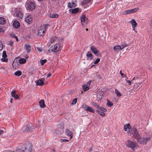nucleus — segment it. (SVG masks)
<instances>
[{"label": "nucleus", "mask_w": 152, "mask_h": 152, "mask_svg": "<svg viewBox=\"0 0 152 152\" xmlns=\"http://www.w3.org/2000/svg\"><path fill=\"white\" fill-rule=\"evenodd\" d=\"M12 13L13 15L18 19H21L23 16V14L20 10L17 8H13Z\"/></svg>", "instance_id": "nucleus-1"}, {"label": "nucleus", "mask_w": 152, "mask_h": 152, "mask_svg": "<svg viewBox=\"0 0 152 152\" xmlns=\"http://www.w3.org/2000/svg\"><path fill=\"white\" fill-rule=\"evenodd\" d=\"M126 146L131 148L132 150H135L138 148V145L136 142H133L131 140H129L126 144Z\"/></svg>", "instance_id": "nucleus-2"}, {"label": "nucleus", "mask_w": 152, "mask_h": 152, "mask_svg": "<svg viewBox=\"0 0 152 152\" xmlns=\"http://www.w3.org/2000/svg\"><path fill=\"white\" fill-rule=\"evenodd\" d=\"M25 7L27 10H32L35 8V4L32 0H28L26 4Z\"/></svg>", "instance_id": "nucleus-3"}, {"label": "nucleus", "mask_w": 152, "mask_h": 152, "mask_svg": "<svg viewBox=\"0 0 152 152\" xmlns=\"http://www.w3.org/2000/svg\"><path fill=\"white\" fill-rule=\"evenodd\" d=\"M31 147V145L28 144L22 147L21 149H19V152H31L32 151Z\"/></svg>", "instance_id": "nucleus-4"}, {"label": "nucleus", "mask_w": 152, "mask_h": 152, "mask_svg": "<svg viewBox=\"0 0 152 152\" xmlns=\"http://www.w3.org/2000/svg\"><path fill=\"white\" fill-rule=\"evenodd\" d=\"M49 26V25L47 24L41 27L38 30V34L40 36H42Z\"/></svg>", "instance_id": "nucleus-5"}, {"label": "nucleus", "mask_w": 152, "mask_h": 152, "mask_svg": "<svg viewBox=\"0 0 152 152\" xmlns=\"http://www.w3.org/2000/svg\"><path fill=\"white\" fill-rule=\"evenodd\" d=\"M130 132L133 135L134 138L137 140V141L139 140L140 138V136L136 129L133 128Z\"/></svg>", "instance_id": "nucleus-6"}, {"label": "nucleus", "mask_w": 152, "mask_h": 152, "mask_svg": "<svg viewBox=\"0 0 152 152\" xmlns=\"http://www.w3.org/2000/svg\"><path fill=\"white\" fill-rule=\"evenodd\" d=\"M150 139L151 137H147L144 136L142 138H140L139 140H137V142L140 144L145 145Z\"/></svg>", "instance_id": "nucleus-7"}, {"label": "nucleus", "mask_w": 152, "mask_h": 152, "mask_svg": "<svg viewBox=\"0 0 152 152\" xmlns=\"http://www.w3.org/2000/svg\"><path fill=\"white\" fill-rule=\"evenodd\" d=\"M61 45L59 43H57L51 47V50L53 52H56L60 50L61 49Z\"/></svg>", "instance_id": "nucleus-8"}, {"label": "nucleus", "mask_w": 152, "mask_h": 152, "mask_svg": "<svg viewBox=\"0 0 152 152\" xmlns=\"http://www.w3.org/2000/svg\"><path fill=\"white\" fill-rule=\"evenodd\" d=\"M138 10L139 8H136L128 10L124 12L122 14L124 15H126L131 13H134L137 11Z\"/></svg>", "instance_id": "nucleus-9"}, {"label": "nucleus", "mask_w": 152, "mask_h": 152, "mask_svg": "<svg viewBox=\"0 0 152 152\" xmlns=\"http://www.w3.org/2000/svg\"><path fill=\"white\" fill-rule=\"evenodd\" d=\"M82 25L83 26H86L88 22L87 18L85 16H83L81 18Z\"/></svg>", "instance_id": "nucleus-10"}, {"label": "nucleus", "mask_w": 152, "mask_h": 152, "mask_svg": "<svg viewBox=\"0 0 152 152\" xmlns=\"http://www.w3.org/2000/svg\"><path fill=\"white\" fill-rule=\"evenodd\" d=\"M104 94V93L102 91H98L96 94L97 100L98 101L101 100Z\"/></svg>", "instance_id": "nucleus-11"}, {"label": "nucleus", "mask_w": 152, "mask_h": 152, "mask_svg": "<svg viewBox=\"0 0 152 152\" xmlns=\"http://www.w3.org/2000/svg\"><path fill=\"white\" fill-rule=\"evenodd\" d=\"M91 82V81H88L83 86V89L84 91H86L89 89V87L90 85Z\"/></svg>", "instance_id": "nucleus-12"}, {"label": "nucleus", "mask_w": 152, "mask_h": 152, "mask_svg": "<svg viewBox=\"0 0 152 152\" xmlns=\"http://www.w3.org/2000/svg\"><path fill=\"white\" fill-rule=\"evenodd\" d=\"M33 20V18L31 15H28L26 17L25 21L28 24L31 23Z\"/></svg>", "instance_id": "nucleus-13"}, {"label": "nucleus", "mask_w": 152, "mask_h": 152, "mask_svg": "<svg viewBox=\"0 0 152 152\" xmlns=\"http://www.w3.org/2000/svg\"><path fill=\"white\" fill-rule=\"evenodd\" d=\"M83 108L86 111L93 113H94V110L92 108L86 105H85L84 106Z\"/></svg>", "instance_id": "nucleus-14"}, {"label": "nucleus", "mask_w": 152, "mask_h": 152, "mask_svg": "<svg viewBox=\"0 0 152 152\" xmlns=\"http://www.w3.org/2000/svg\"><path fill=\"white\" fill-rule=\"evenodd\" d=\"M86 57L87 60L90 61L93 58V56L90 51L88 52L86 54Z\"/></svg>", "instance_id": "nucleus-15"}, {"label": "nucleus", "mask_w": 152, "mask_h": 152, "mask_svg": "<svg viewBox=\"0 0 152 152\" xmlns=\"http://www.w3.org/2000/svg\"><path fill=\"white\" fill-rule=\"evenodd\" d=\"M13 26L15 28H18L20 27V24L18 20H16L13 21Z\"/></svg>", "instance_id": "nucleus-16"}, {"label": "nucleus", "mask_w": 152, "mask_h": 152, "mask_svg": "<svg viewBox=\"0 0 152 152\" xmlns=\"http://www.w3.org/2000/svg\"><path fill=\"white\" fill-rule=\"evenodd\" d=\"M91 50L96 55H97L99 53V51L94 46H92L90 48Z\"/></svg>", "instance_id": "nucleus-17"}, {"label": "nucleus", "mask_w": 152, "mask_h": 152, "mask_svg": "<svg viewBox=\"0 0 152 152\" xmlns=\"http://www.w3.org/2000/svg\"><path fill=\"white\" fill-rule=\"evenodd\" d=\"M113 50L115 52H118L120 50H123L121 45H118L113 47Z\"/></svg>", "instance_id": "nucleus-18"}, {"label": "nucleus", "mask_w": 152, "mask_h": 152, "mask_svg": "<svg viewBox=\"0 0 152 152\" xmlns=\"http://www.w3.org/2000/svg\"><path fill=\"white\" fill-rule=\"evenodd\" d=\"M65 132L67 136L70 137L69 140H71L73 136L72 132L70 131V130L68 129H66L65 130Z\"/></svg>", "instance_id": "nucleus-19"}, {"label": "nucleus", "mask_w": 152, "mask_h": 152, "mask_svg": "<svg viewBox=\"0 0 152 152\" xmlns=\"http://www.w3.org/2000/svg\"><path fill=\"white\" fill-rule=\"evenodd\" d=\"M2 58L1 59L2 61L3 62H7L8 60L6 58L7 55H6V52L5 51H4L2 53Z\"/></svg>", "instance_id": "nucleus-20"}, {"label": "nucleus", "mask_w": 152, "mask_h": 152, "mask_svg": "<svg viewBox=\"0 0 152 152\" xmlns=\"http://www.w3.org/2000/svg\"><path fill=\"white\" fill-rule=\"evenodd\" d=\"M130 22L132 25V27L134 31H135V27H136L137 23L134 20H132L130 21Z\"/></svg>", "instance_id": "nucleus-21"}, {"label": "nucleus", "mask_w": 152, "mask_h": 152, "mask_svg": "<svg viewBox=\"0 0 152 152\" xmlns=\"http://www.w3.org/2000/svg\"><path fill=\"white\" fill-rule=\"evenodd\" d=\"M16 91L13 90L11 91V95L14 97L15 99H18L19 98V96L18 95L16 94Z\"/></svg>", "instance_id": "nucleus-22"}, {"label": "nucleus", "mask_w": 152, "mask_h": 152, "mask_svg": "<svg viewBox=\"0 0 152 152\" xmlns=\"http://www.w3.org/2000/svg\"><path fill=\"white\" fill-rule=\"evenodd\" d=\"M137 79V78L134 77L132 79V81H130L127 80L128 78L126 76H125V79L126 80V83L128 84V85H131L132 84V82L133 80H136V79Z\"/></svg>", "instance_id": "nucleus-23"}, {"label": "nucleus", "mask_w": 152, "mask_h": 152, "mask_svg": "<svg viewBox=\"0 0 152 152\" xmlns=\"http://www.w3.org/2000/svg\"><path fill=\"white\" fill-rule=\"evenodd\" d=\"M25 49L26 50L28 53H29L31 50V46L28 44H26L25 45Z\"/></svg>", "instance_id": "nucleus-24"}, {"label": "nucleus", "mask_w": 152, "mask_h": 152, "mask_svg": "<svg viewBox=\"0 0 152 152\" xmlns=\"http://www.w3.org/2000/svg\"><path fill=\"white\" fill-rule=\"evenodd\" d=\"M76 4L73 2L69 3L67 4V6L69 8L74 7L76 6Z\"/></svg>", "instance_id": "nucleus-25"}, {"label": "nucleus", "mask_w": 152, "mask_h": 152, "mask_svg": "<svg viewBox=\"0 0 152 152\" xmlns=\"http://www.w3.org/2000/svg\"><path fill=\"white\" fill-rule=\"evenodd\" d=\"M39 104L41 107L44 108L45 107V102L43 99H42L39 101Z\"/></svg>", "instance_id": "nucleus-26"}, {"label": "nucleus", "mask_w": 152, "mask_h": 152, "mask_svg": "<svg viewBox=\"0 0 152 152\" xmlns=\"http://www.w3.org/2000/svg\"><path fill=\"white\" fill-rule=\"evenodd\" d=\"M18 62L20 64H24L26 62V60L24 58H18Z\"/></svg>", "instance_id": "nucleus-27"}, {"label": "nucleus", "mask_w": 152, "mask_h": 152, "mask_svg": "<svg viewBox=\"0 0 152 152\" xmlns=\"http://www.w3.org/2000/svg\"><path fill=\"white\" fill-rule=\"evenodd\" d=\"M58 16V15L57 13H52L49 15V17L50 18H56Z\"/></svg>", "instance_id": "nucleus-28"}, {"label": "nucleus", "mask_w": 152, "mask_h": 152, "mask_svg": "<svg viewBox=\"0 0 152 152\" xmlns=\"http://www.w3.org/2000/svg\"><path fill=\"white\" fill-rule=\"evenodd\" d=\"M131 126L129 124H128L127 125H125L124 126V129L125 131H128L130 132L129 130Z\"/></svg>", "instance_id": "nucleus-29"}, {"label": "nucleus", "mask_w": 152, "mask_h": 152, "mask_svg": "<svg viewBox=\"0 0 152 152\" xmlns=\"http://www.w3.org/2000/svg\"><path fill=\"white\" fill-rule=\"evenodd\" d=\"M36 83L37 85L39 86H42L44 84L43 81L41 79H39L37 81H36Z\"/></svg>", "instance_id": "nucleus-30"}, {"label": "nucleus", "mask_w": 152, "mask_h": 152, "mask_svg": "<svg viewBox=\"0 0 152 152\" xmlns=\"http://www.w3.org/2000/svg\"><path fill=\"white\" fill-rule=\"evenodd\" d=\"M6 20L3 17H0V24H4L5 23Z\"/></svg>", "instance_id": "nucleus-31"}, {"label": "nucleus", "mask_w": 152, "mask_h": 152, "mask_svg": "<svg viewBox=\"0 0 152 152\" xmlns=\"http://www.w3.org/2000/svg\"><path fill=\"white\" fill-rule=\"evenodd\" d=\"M29 125H27V126H25L24 128V130L25 132H27L30 131H32V130H31L29 129Z\"/></svg>", "instance_id": "nucleus-32"}, {"label": "nucleus", "mask_w": 152, "mask_h": 152, "mask_svg": "<svg viewBox=\"0 0 152 152\" xmlns=\"http://www.w3.org/2000/svg\"><path fill=\"white\" fill-rule=\"evenodd\" d=\"M14 74L15 76H19L21 75L22 72L18 70L15 72Z\"/></svg>", "instance_id": "nucleus-33"}, {"label": "nucleus", "mask_w": 152, "mask_h": 152, "mask_svg": "<svg viewBox=\"0 0 152 152\" xmlns=\"http://www.w3.org/2000/svg\"><path fill=\"white\" fill-rule=\"evenodd\" d=\"M71 10L72 12L73 13H75L78 11V8H75L73 9H72L69 10V11Z\"/></svg>", "instance_id": "nucleus-34"}, {"label": "nucleus", "mask_w": 152, "mask_h": 152, "mask_svg": "<svg viewBox=\"0 0 152 152\" xmlns=\"http://www.w3.org/2000/svg\"><path fill=\"white\" fill-rule=\"evenodd\" d=\"M115 92L117 96L119 97L121 96V94L118 90L115 89Z\"/></svg>", "instance_id": "nucleus-35"}, {"label": "nucleus", "mask_w": 152, "mask_h": 152, "mask_svg": "<svg viewBox=\"0 0 152 152\" xmlns=\"http://www.w3.org/2000/svg\"><path fill=\"white\" fill-rule=\"evenodd\" d=\"M97 111L98 113L101 116H105V114L104 112L99 110H97Z\"/></svg>", "instance_id": "nucleus-36"}, {"label": "nucleus", "mask_w": 152, "mask_h": 152, "mask_svg": "<svg viewBox=\"0 0 152 152\" xmlns=\"http://www.w3.org/2000/svg\"><path fill=\"white\" fill-rule=\"evenodd\" d=\"M107 106L110 107L113 105V104L112 102H111L108 100L107 103Z\"/></svg>", "instance_id": "nucleus-37"}, {"label": "nucleus", "mask_w": 152, "mask_h": 152, "mask_svg": "<svg viewBox=\"0 0 152 152\" xmlns=\"http://www.w3.org/2000/svg\"><path fill=\"white\" fill-rule=\"evenodd\" d=\"M18 65L17 62L14 61L12 64V66L14 68H16Z\"/></svg>", "instance_id": "nucleus-38"}, {"label": "nucleus", "mask_w": 152, "mask_h": 152, "mask_svg": "<svg viewBox=\"0 0 152 152\" xmlns=\"http://www.w3.org/2000/svg\"><path fill=\"white\" fill-rule=\"evenodd\" d=\"M46 59L41 60L40 61L41 64L42 65H43L46 62Z\"/></svg>", "instance_id": "nucleus-39"}, {"label": "nucleus", "mask_w": 152, "mask_h": 152, "mask_svg": "<svg viewBox=\"0 0 152 152\" xmlns=\"http://www.w3.org/2000/svg\"><path fill=\"white\" fill-rule=\"evenodd\" d=\"M99 109L101 110V111H102L103 112H106L107 111V110L106 109H105L104 108H103L102 107H99Z\"/></svg>", "instance_id": "nucleus-40"}, {"label": "nucleus", "mask_w": 152, "mask_h": 152, "mask_svg": "<svg viewBox=\"0 0 152 152\" xmlns=\"http://www.w3.org/2000/svg\"><path fill=\"white\" fill-rule=\"evenodd\" d=\"M91 0H84L83 3L84 4H86L90 2Z\"/></svg>", "instance_id": "nucleus-41"}, {"label": "nucleus", "mask_w": 152, "mask_h": 152, "mask_svg": "<svg viewBox=\"0 0 152 152\" xmlns=\"http://www.w3.org/2000/svg\"><path fill=\"white\" fill-rule=\"evenodd\" d=\"M128 44L126 43H125L124 44H122L121 45L122 48L124 49L125 47L128 46Z\"/></svg>", "instance_id": "nucleus-42"}, {"label": "nucleus", "mask_w": 152, "mask_h": 152, "mask_svg": "<svg viewBox=\"0 0 152 152\" xmlns=\"http://www.w3.org/2000/svg\"><path fill=\"white\" fill-rule=\"evenodd\" d=\"M77 98H75V99L73 100L72 103V104L74 105L77 102Z\"/></svg>", "instance_id": "nucleus-43"}, {"label": "nucleus", "mask_w": 152, "mask_h": 152, "mask_svg": "<svg viewBox=\"0 0 152 152\" xmlns=\"http://www.w3.org/2000/svg\"><path fill=\"white\" fill-rule=\"evenodd\" d=\"M143 82L144 80H142L141 82L136 83V85H137V87H140V86H141V84Z\"/></svg>", "instance_id": "nucleus-44"}, {"label": "nucleus", "mask_w": 152, "mask_h": 152, "mask_svg": "<svg viewBox=\"0 0 152 152\" xmlns=\"http://www.w3.org/2000/svg\"><path fill=\"white\" fill-rule=\"evenodd\" d=\"M3 45L2 42L0 41V51H1L3 49Z\"/></svg>", "instance_id": "nucleus-45"}, {"label": "nucleus", "mask_w": 152, "mask_h": 152, "mask_svg": "<svg viewBox=\"0 0 152 152\" xmlns=\"http://www.w3.org/2000/svg\"><path fill=\"white\" fill-rule=\"evenodd\" d=\"M100 61V59L97 58L96 60L94 62V64H97Z\"/></svg>", "instance_id": "nucleus-46"}, {"label": "nucleus", "mask_w": 152, "mask_h": 152, "mask_svg": "<svg viewBox=\"0 0 152 152\" xmlns=\"http://www.w3.org/2000/svg\"><path fill=\"white\" fill-rule=\"evenodd\" d=\"M13 43L12 41H10L9 42V45H10V46H12L13 45Z\"/></svg>", "instance_id": "nucleus-47"}, {"label": "nucleus", "mask_w": 152, "mask_h": 152, "mask_svg": "<svg viewBox=\"0 0 152 152\" xmlns=\"http://www.w3.org/2000/svg\"><path fill=\"white\" fill-rule=\"evenodd\" d=\"M5 31L4 29L0 28V32H3Z\"/></svg>", "instance_id": "nucleus-48"}, {"label": "nucleus", "mask_w": 152, "mask_h": 152, "mask_svg": "<svg viewBox=\"0 0 152 152\" xmlns=\"http://www.w3.org/2000/svg\"><path fill=\"white\" fill-rule=\"evenodd\" d=\"M61 140L62 142H68L69 141V140L66 139H61Z\"/></svg>", "instance_id": "nucleus-49"}, {"label": "nucleus", "mask_w": 152, "mask_h": 152, "mask_svg": "<svg viewBox=\"0 0 152 152\" xmlns=\"http://www.w3.org/2000/svg\"><path fill=\"white\" fill-rule=\"evenodd\" d=\"M37 50L39 52H41L42 51V49L39 47H37Z\"/></svg>", "instance_id": "nucleus-50"}, {"label": "nucleus", "mask_w": 152, "mask_h": 152, "mask_svg": "<svg viewBox=\"0 0 152 152\" xmlns=\"http://www.w3.org/2000/svg\"><path fill=\"white\" fill-rule=\"evenodd\" d=\"M13 37L15 38L16 40L18 42V39L17 37L15 35H13Z\"/></svg>", "instance_id": "nucleus-51"}, {"label": "nucleus", "mask_w": 152, "mask_h": 152, "mask_svg": "<svg viewBox=\"0 0 152 152\" xmlns=\"http://www.w3.org/2000/svg\"><path fill=\"white\" fill-rule=\"evenodd\" d=\"M56 39V37H54L53 38V39H51V41L52 42H54V41L55 39Z\"/></svg>", "instance_id": "nucleus-52"}, {"label": "nucleus", "mask_w": 152, "mask_h": 152, "mask_svg": "<svg viewBox=\"0 0 152 152\" xmlns=\"http://www.w3.org/2000/svg\"><path fill=\"white\" fill-rule=\"evenodd\" d=\"M93 105L94 106H95L96 107L99 108V106L97 104H96L95 103H94L93 104Z\"/></svg>", "instance_id": "nucleus-53"}, {"label": "nucleus", "mask_w": 152, "mask_h": 152, "mask_svg": "<svg viewBox=\"0 0 152 152\" xmlns=\"http://www.w3.org/2000/svg\"><path fill=\"white\" fill-rule=\"evenodd\" d=\"M121 75L122 76V78L124 77L125 78V76H126L124 74H123L122 73H121Z\"/></svg>", "instance_id": "nucleus-54"}, {"label": "nucleus", "mask_w": 152, "mask_h": 152, "mask_svg": "<svg viewBox=\"0 0 152 152\" xmlns=\"http://www.w3.org/2000/svg\"><path fill=\"white\" fill-rule=\"evenodd\" d=\"M51 74L50 73H49L47 76V77H49L50 76Z\"/></svg>", "instance_id": "nucleus-55"}, {"label": "nucleus", "mask_w": 152, "mask_h": 152, "mask_svg": "<svg viewBox=\"0 0 152 152\" xmlns=\"http://www.w3.org/2000/svg\"><path fill=\"white\" fill-rule=\"evenodd\" d=\"M3 131L1 130H0V134H2L3 133Z\"/></svg>", "instance_id": "nucleus-56"}, {"label": "nucleus", "mask_w": 152, "mask_h": 152, "mask_svg": "<svg viewBox=\"0 0 152 152\" xmlns=\"http://www.w3.org/2000/svg\"><path fill=\"white\" fill-rule=\"evenodd\" d=\"M93 151V148H90L89 149V151Z\"/></svg>", "instance_id": "nucleus-57"}, {"label": "nucleus", "mask_w": 152, "mask_h": 152, "mask_svg": "<svg viewBox=\"0 0 152 152\" xmlns=\"http://www.w3.org/2000/svg\"><path fill=\"white\" fill-rule=\"evenodd\" d=\"M12 99H10V102L11 103L12 102Z\"/></svg>", "instance_id": "nucleus-58"}, {"label": "nucleus", "mask_w": 152, "mask_h": 152, "mask_svg": "<svg viewBox=\"0 0 152 152\" xmlns=\"http://www.w3.org/2000/svg\"><path fill=\"white\" fill-rule=\"evenodd\" d=\"M120 75H121V73H122V72H121V71H120Z\"/></svg>", "instance_id": "nucleus-59"}, {"label": "nucleus", "mask_w": 152, "mask_h": 152, "mask_svg": "<svg viewBox=\"0 0 152 152\" xmlns=\"http://www.w3.org/2000/svg\"><path fill=\"white\" fill-rule=\"evenodd\" d=\"M86 31H88V28H86Z\"/></svg>", "instance_id": "nucleus-60"}, {"label": "nucleus", "mask_w": 152, "mask_h": 152, "mask_svg": "<svg viewBox=\"0 0 152 152\" xmlns=\"http://www.w3.org/2000/svg\"><path fill=\"white\" fill-rule=\"evenodd\" d=\"M94 152H98V151H95Z\"/></svg>", "instance_id": "nucleus-61"}, {"label": "nucleus", "mask_w": 152, "mask_h": 152, "mask_svg": "<svg viewBox=\"0 0 152 152\" xmlns=\"http://www.w3.org/2000/svg\"><path fill=\"white\" fill-rule=\"evenodd\" d=\"M38 0V1H42V0Z\"/></svg>", "instance_id": "nucleus-62"}, {"label": "nucleus", "mask_w": 152, "mask_h": 152, "mask_svg": "<svg viewBox=\"0 0 152 152\" xmlns=\"http://www.w3.org/2000/svg\"><path fill=\"white\" fill-rule=\"evenodd\" d=\"M53 151H54V152H55V150H53Z\"/></svg>", "instance_id": "nucleus-63"}, {"label": "nucleus", "mask_w": 152, "mask_h": 152, "mask_svg": "<svg viewBox=\"0 0 152 152\" xmlns=\"http://www.w3.org/2000/svg\"><path fill=\"white\" fill-rule=\"evenodd\" d=\"M93 65H92L91 66V67H92L93 66Z\"/></svg>", "instance_id": "nucleus-64"}]
</instances>
